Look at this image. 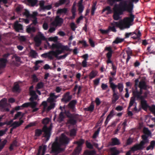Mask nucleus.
Segmentation results:
<instances>
[{
  "instance_id": "f257e3e1",
  "label": "nucleus",
  "mask_w": 155,
  "mask_h": 155,
  "mask_svg": "<svg viewBox=\"0 0 155 155\" xmlns=\"http://www.w3.org/2000/svg\"><path fill=\"white\" fill-rule=\"evenodd\" d=\"M129 5V2L127 4V1L124 0L120 2L118 5V8L121 9L123 12L125 11H127L129 13V17L124 18L123 21L121 20L119 22H114L116 26L119 28L121 30L129 28L134 24L135 15L132 14L134 7L131 8Z\"/></svg>"
},
{
  "instance_id": "f03ea898",
  "label": "nucleus",
  "mask_w": 155,
  "mask_h": 155,
  "mask_svg": "<svg viewBox=\"0 0 155 155\" xmlns=\"http://www.w3.org/2000/svg\"><path fill=\"white\" fill-rule=\"evenodd\" d=\"M51 47L53 49L56 48V50L51 51L48 52L44 53L41 55V57L45 58H48L50 60H52L54 59L53 56H54L56 58H58V55L63 53L64 51H71L68 45H64L60 43L53 44Z\"/></svg>"
},
{
  "instance_id": "7ed1b4c3",
  "label": "nucleus",
  "mask_w": 155,
  "mask_h": 155,
  "mask_svg": "<svg viewBox=\"0 0 155 155\" xmlns=\"http://www.w3.org/2000/svg\"><path fill=\"white\" fill-rule=\"evenodd\" d=\"M64 114L69 118L67 122L68 124L74 125L76 124L77 121L79 120V116L78 114H71L69 111L64 110V112L61 111L59 114L58 120L59 122H61L64 120L65 118Z\"/></svg>"
},
{
  "instance_id": "20e7f679",
  "label": "nucleus",
  "mask_w": 155,
  "mask_h": 155,
  "mask_svg": "<svg viewBox=\"0 0 155 155\" xmlns=\"http://www.w3.org/2000/svg\"><path fill=\"white\" fill-rule=\"evenodd\" d=\"M69 142V139L64 134H62L59 142L56 141L52 145L51 150L53 153L56 154L60 153L64 149L61 147V145L67 144Z\"/></svg>"
},
{
  "instance_id": "39448f33",
  "label": "nucleus",
  "mask_w": 155,
  "mask_h": 155,
  "mask_svg": "<svg viewBox=\"0 0 155 155\" xmlns=\"http://www.w3.org/2000/svg\"><path fill=\"white\" fill-rule=\"evenodd\" d=\"M141 36V33L140 31L138 29H136L134 32L126 33L125 35L124 38H128L130 36H131V38L134 40H139L140 39Z\"/></svg>"
},
{
  "instance_id": "423d86ee",
  "label": "nucleus",
  "mask_w": 155,
  "mask_h": 155,
  "mask_svg": "<svg viewBox=\"0 0 155 155\" xmlns=\"http://www.w3.org/2000/svg\"><path fill=\"white\" fill-rule=\"evenodd\" d=\"M109 83L110 84V87L112 89L114 88H117L120 92L123 91L124 88V85L122 83H118L117 85L115 84L113 82L114 79L111 77L109 78Z\"/></svg>"
},
{
  "instance_id": "0eeeda50",
  "label": "nucleus",
  "mask_w": 155,
  "mask_h": 155,
  "mask_svg": "<svg viewBox=\"0 0 155 155\" xmlns=\"http://www.w3.org/2000/svg\"><path fill=\"white\" fill-rule=\"evenodd\" d=\"M84 142V140L80 139L78 141H76L75 143L77 144L78 146L74 150L72 155H78L82 150V147Z\"/></svg>"
},
{
  "instance_id": "6e6552de",
  "label": "nucleus",
  "mask_w": 155,
  "mask_h": 155,
  "mask_svg": "<svg viewBox=\"0 0 155 155\" xmlns=\"http://www.w3.org/2000/svg\"><path fill=\"white\" fill-rule=\"evenodd\" d=\"M114 12L113 15V19L115 20H118L120 18V15H123L124 12L117 7V5L116 4L114 6Z\"/></svg>"
},
{
  "instance_id": "1a4fd4ad",
  "label": "nucleus",
  "mask_w": 155,
  "mask_h": 155,
  "mask_svg": "<svg viewBox=\"0 0 155 155\" xmlns=\"http://www.w3.org/2000/svg\"><path fill=\"white\" fill-rule=\"evenodd\" d=\"M143 133L144 134L142 136V141H143L145 144L148 143L149 142L148 138L149 137H151V133L147 127H144L143 128Z\"/></svg>"
},
{
  "instance_id": "9d476101",
  "label": "nucleus",
  "mask_w": 155,
  "mask_h": 155,
  "mask_svg": "<svg viewBox=\"0 0 155 155\" xmlns=\"http://www.w3.org/2000/svg\"><path fill=\"white\" fill-rule=\"evenodd\" d=\"M52 127V124H51L48 127H47L46 125H45L43 127V131L44 132V136L46 138V141H48L49 140L50 137L51 131V130Z\"/></svg>"
},
{
  "instance_id": "9b49d317",
  "label": "nucleus",
  "mask_w": 155,
  "mask_h": 155,
  "mask_svg": "<svg viewBox=\"0 0 155 155\" xmlns=\"http://www.w3.org/2000/svg\"><path fill=\"white\" fill-rule=\"evenodd\" d=\"M52 127V124H51L48 127H47L46 125H45L43 127V131L44 132V136L46 138V141H48L49 140L50 137L51 131V130Z\"/></svg>"
},
{
  "instance_id": "f8f14e48",
  "label": "nucleus",
  "mask_w": 155,
  "mask_h": 155,
  "mask_svg": "<svg viewBox=\"0 0 155 155\" xmlns=\"http://www.w3.org/2000/svg\"><path fill=\"white\" fill-rule=\"evenodd\" d=\"M64 22L63 18L60 17L59 16L57 15L56 16L54 20L51 23V25L57 27H61Z\"/></svg>"
},
{
  "instance_id": "ddd939ff",
  "label": "nucleus",
  "mask_w": 155,
  "mask_h": 155,
  "mask_svg": "<svg viewBox=\"0 0 155 155\" xmlns=\"http://www.w3.org/2000/svg\"><path fill=\"white\" fill-rule=\"evenodd\" d=\"M45 38L43 34L41 32H39L38 35L34 38V40L36 43V45L39 46L41 44V40H45Z\"/></svg>"
},
{
  "instance_id": "4468645a",
  "label": "nucleus",
  "mask_w": 155,
  "mask_h": 155,
  "mask_svg": "<svg viewBox=\"0 0 155 155\" xmlns=\"http://www.w3.org/2000/svg\"><path fill=\"white\" fill-rule=\"evenodd\" d=\"M145 144L143 141H141L140 143H136L130 148L131 151L134 152L138 150H143L144 148V145Z\"/></svg>"
},
{
  "instance_id": "2eb2a0df",
  "label": "nucleus",
  "mask_w": 155,
  "mask_h": 155,
  "mask_svg": "<svg viewBox=\"0 0 155 155\" xmlns=\"http://www.w3.org/2000/svg\"><path fill=\"white\" fill-rule=\"evenodd\" d=\"M70 92L69 91L65 93L61 99V102H64V104H66L69 102L72 97V95H70Z\"/></svg>"
},
{
  "instance_id": "dca6fc26",
  "label": "nucleus",
  "mask_w": 155,
  "mask_h": 155,
  "mask_svg": "<svg viewBox=\"0 0 155 155\" xmlns=\"http://www.w3.org/2000/svg\"><path fill=\"white\" fill-rule=\"evenodd\" d=\"M146 97H143L142 98L138 99L137 101L140 100V105L142 108L144 110H147L148 108L150 107L147 103V101H146L145 98Z\"/></svg>"
},
{
  "instance_id": "f3484780",
  "label": "nucleus",
  "mask_w": 155,
  "mask_h": 155,
  "mask_svg": "<svg viewBox=\"0 0 155 155\" xmlns=\"http://www.w3.org/2000/svg\"><path fill=\"white\" fill-rule=\"evenodd\" d=\"M77 103V101L76 100H73L71 101L68 104V108L71 112H74L75 111V106Z\"/></svg>"
},
{
  "instance_id": "a211bd4d",
  "label": "nucleus",
  "mask_w": 155,
  "mask_h": 155,
  "mask_svg": "<svg viewBox=\"0 0 155 155\" xmlns=\"http://www.w3.org/2000/svg\"><path fill=\"white\" fill-rule=\"evenodd\" d=\"M59 97V95H56L54 93H51L49 94V97L47 99L48 102H55L56 99Z\"/></svg>"
},
{
  "instance_id": "6ab92c4d",
  "label": "nucleus",
  "mask_w": 155,
  "mask_h": 155,
  "mask_svg": "<svg viewBox=\"0 0 155 155\" xmlns=\"http://www.w3.org/2000/svg\"><path fill=\"white\" fill-rule=\"evenodd\" d=\"M116 88L112 89L113 91V98H112V103H114L119 98V96L118 95V93L116 91Z\"/></svg>"
},
{
  "instance_id": "aec40b11",
  "label": "nucleus",
  "mask_w": 155,
  "mask_h": 155,
  "mask_svg": "<svg viewBox=\"0 0 155 155\" xmlns=\"http://www.w3.org/2000/svg\"><path fill=\"white\" fill-rule=\"evenodd\" d=\"M47 146L46 145H42L39 147L38 150V152L36 155H40L41 151H42L41 155H45L46 149Z\"/></svg>"
},
{
  "instance_id": "412c9836",
  "label": "nucleus",
  "mask_w": 155,
  "mask_h": 155,
  "mask_svg": "<svg viewBox=\"0 0 155 155\" xmlns=\"http://www.w3.org/2000/svg\"><path fill=\"white\" fill-rule=\"evenodd\" d=\"M36 30L35 27L32 26V24L28 26L26 29V32L29 34L35 33Z\"/></svg>"
},
{
  "instance_id": "4be33fe9",
  "label": "nucleus",
  "mask_w": 155,
  "mask_h": 155,
  "mask_svg": "<svg viewBox=\"0 0 155 155\" xmlns=\"http://www.w3.org/2000/svg\"><path fill=\"white\" fill-rule=\"evenodd\" d=\"M136 100H137V97L133 95L132 97H131L127 110H129L130 108L134 104V105H135V103H137L135 102Z\"/></svg>"
},
{
  "instance_id": "5701e85b",
  "label": "nucleus",
  "mask_w": 155,
  "mask_h": 155,
  "mask_svg": "<svg viewBox=\"0 0 155 155\" xmlns=\"http://www.w3.org/2000/svg\"><path fill=\"white\" fill-rule=\"evenodd\" d=\"M138 86L140 88H143L144 90H147V85L146 81L144 80H141L139 82Z\"/></svg>"
},
{
  "instance_id": "b1692460",
  "label": "nucleus",
  "mask_w": 155,
  "mask_h": 155,
  "mask_svg": "<svg viewBox=\"0 0 155 155\" xmlns=\"http://www.w3.org/2000/svg\"><path fill=\"white\" fill-rule=\"evenodd\" d=\"M14 28L15 31L17 32H19L20 30L23 29L22 25L21 24L18 23L17 21L15 23Z\"/></svg>"
},
{
  "instance_id": "393cba45",
  "label": "nucleus",
  "mask_w": 155,
  "mask_h": 155,
  "mask_svg": "<svg viewBox=\"0 0 155 155\" xmlns=\"http://www.w3.org/2000/svg\"><path fill=\"white\" fill-rule=\"evenodd\" d=\"M143 88H140V91H138V92H136L137 95L136 97H137V100H138V99H141L143 97H146L147 96L145 95L144 96L142 95L143 93Z\"/></svg>"
},
{
  "instance_id": "a878e982",
  "label": "nucleus",
  "mask_w": 155,
  "mask_h": 155,
  "mask_svg": "<svg viewBox=\"0 0 155 155\" xmlns=\"http://www.w3.org/2000/svg\"><path fill=\"white\" fill-rule=\"evenodd\" d=\"M7 100L6 98H3L0 101V108H4L7 106Z\"/></svg>"
},
{
  "instance_id": "bb28decb",
  "label": "nucleus",
  "mask_w": 155,
  "mask_h": 155,
  "mask_svg": "<svg viewBox=\"0 0 155 155\" xmlns=\"http://www.w3.org/2000/svg\"><path fill=\"white\" fill-rule=\"evenodd\" d=\"M139 82V81L138 80V79H136L135 81V84H134V87L135 89L133 91V95L134 96H135L136 97V96L137 95L136 94V92H138V90H137V86L138 85V83Z\"/></svg>"
},
{
  "instance_id": "cd10ccee",
  "label": "nucleus",
  "mask_w": 155,
  "mask_h": 155,
  "mask_svg": "<svg viewBox=\"0 0 155 155\" xmlns=\"http://www.w3.org/2000/svg\"><path fill=\"white\" fill-rule=\"evenodd\" d=\"M114 113V111L112 110L110 112V114L107 116L104 122V124L105 126H106L107 124L111 117L113 116Z\"/></svg>"
},
{
  "instance_id": "c85d7f7f",
  "label": "nucleus",
  "mask_w": 155,
  "mask_h": 155,
  "mask_svg": "<svg viewBox=\"0 0 155 155\" xmlns=\"http://www.w3.org/2000/svg\"><path fill=\"white\" fill-rule=\"evenodd\" d=\"M111 140V144L113 146L118 145L120 144L119 140L116 137L112 138Z\"/></svg>"
},
{
  "instance_id": "c756f323",
  "label": "nucleus",
  "mask_w": 155,
  "mask_h": 155,
  "mask_svg": "<svg viewBox=\"0 0 155 155\" xmlns=\"http://www.w3.org/2000/svg\"><path fill=\"white\" fill-rule=\"evenodd\" d=\"M24 122L22 120H20V122L18 121L14 122L11 125V126H13V128H16L20 126Z\"/></svg>"
},
{
  "instance_id": "7c9ffc66",
  "label": "nucleus",
  "mask_w": 155,
  "mask_h": 155,
  "mask_svg": "<svg viewBox=\"0 0 155 155\" xmlns=\"http://www.w3.org/2000/svg\"><path fill=\"white\" fill-rule=\"evenodd\" d=\"M34 15H31V17H32L34 19L32 20V23L31 24L34 25H36L38 23V21H37V18L36 16L37 14V13L34 12L33 13Z\"/></svg>"
},
{
  "instance_id": "2f4dec72",
  "label": "nucleus",
  "mask_w": 155,
  "mask_h": 155,
  "mask_svg": "<svg viewBox=\"0 0 155 155\" xmlns=\"http://www.w3.org/2000/svg\"><path fill=\"white\" fill-rule=\"evenodd\" d=\"M68 12V9L66 8H64L58 9L57 12V14H61L63 13L64 14H66Z\"/></svg>"
},
{
  "instance_id": "473e14b6",
  "label": "nucleus",
  "mask_w": 155,
  "mask_h": 155,
  "mask_svg": "<svg viewBox=\"0 0 155 155\" xmlns=\"http://www.w3.org/2000/svg\"><path fill=\"white\" fill-rule=\"evenodd\" d=\"M83 0H81V2H79L78 10L79 14H81L84 11V7L82 4V2Z\"/></svg>"
},
{
  "instance_id": "72a5a7b5",
  "label": "nucleus",
  "mask_w": 155,
  "mask_h": 155,
  "mask_svg": "<svg viewBox=\"0 0 155 155\" xmlns=\"http://www.w3.org/2000/svg\"><path fill=\"white\" fill-rule=\"evenodd\" d=\"M67 1V0H59L58 2L55 3L54 6L57 7H58L64 4Z\"/></svg>"
},
{
  "instance_id": "f704fd0d",
  "label": "nucleus",
  "mask_w": 155,
  "mask_h": 155,
  "mask_svg": "<svg viewBox=\"0 0 155 155\" xmlns=\"http://www.w3.org/2000/svg\"><path fill=\"white\" fill-rule=\"evenodd\" d=\"M123 0H107V3L108 4L111 6H113L114 4L117 2H121Z\"/></svg>"
},
{
  "instance_id": "c9c22d12",
  "label": "nucleus",
  "mask_w": 155,
  "mask_h": 155,
  "mask_svg": "<svg viewBox=\"0 0 155 155\" xmlns=\"http://www.w3.org/2000/svg\"><path fill=\"white\" fill-rule=\"evenodd\" d=\"M38 2V0H27V2L28 5L32 7L35 6Z\"/></svg>"
},
{
  "instance_id": "e433bc0d",
  "label": "nucleus",
  "mask_w": 155,
  "mask_h": 155,
  "mask_svg": "<svg viewBox=\"0 0 155 155\" xmlns=\"http://www.w3.org/2000/svg\"><path fill=\"white\" fill-rule=\"evenodd\" d=\"M97 72L96 71L92 70L89 74V78L91 80L94 78L97 75Z\"/></svg>"
},
{
  "instance_id": "4c0bfd02",
  "label": "nucleus",
  "mask_w": 155,
  "mask_h": 155,
  "mask_svg": "<svg viewBox=\"0 0 155 155\" xmlns=\"http://www.w3.org/2000/svg\"><path fill=\"white\" fill-rule=\"evenodd\" d=\"M155 145V141L152 140L150 142V144L146 148L147 150H149L150 149H153Z\"/></svg>"
},
{
  "instance_id": "58836bf2",
  "label": "nucleus",
  "mask_w": 155,
  "mask_h": 155,
  "mask_svg": "<svg viewBox=\"0 0 155 155\" xmlns=\"http://www.w3.org/2000/svg\"><path fill=\"white\" fill-rule=\"evenodd\" d=\"M94 104L92 103L90 106L87 108H85L84 110L86 111L92 112L93 111L94 109Z\"/></svg>"
},
{
  "instance_id": "ea45409f",
  "label": "nucleus",
  "mask_w": 155,
  "mask_h": 155,
  "mask_svg": "<svg viewBox=\"0 0 155 155\" xmlns=\"http://www.w3.org/2000/svg\"><path fill=\"white\" fill-rule=\"evenodd\" d=\"M30 56L33 58H36L38 54L36 51L33 50H31L30 52Z\"/></svg>"
},
{
  "instance_id": "a19ab883",
  "label": "nucleus",
  "mask_w": 155,
  "mask_h": 155,
  "mask_svg": "<svg viewBox=\"0 0 155 155\" xmlns=\"http://www.w3.org/2000/svg\"><path fill=\"white\" fill-rule=\"evenodd\" d=\"M77 130L75 128L71 129L70 131V136L71 137H74L76 135Z\"/></svg>"
},
{
  "instance_id": "79ce46f5",
  "label": "nucleus",
  "mask_w": 155,
  "mask_h": 155,
  "mask_svg": "<svg viewBox=\"0 0 155 155\" xmlns=\"http://www.w3.org/2000/svg\"><path fill=\"white\" fill-rule=\"evenodd\" d=\"M105 50L108 51V52L106 54V55H112L113 51L111 47H106L105 48Z\"/></svg>"
},
{
  "instance_id": "37998d69",
  "label": "nucleus",
  "mask_w": 155,
  "mask_h": 155,
  "mask_svg": "<svg viewBox=\"0 0 155 155\" xmlns=\"http://www.w3.org/2000/svg\"><path fill=\"white\" fill-rule=\"evenodd\" d=\"M105 50L108 51V52L106 54V55H112L113 51L111 47H106L105 48Z\"/></svg>"
},
{
  "instance_id": "c03bdc74",
  "label": "nucleus",
  "mask_w": 155,
  "mask_h": 155,
  "mask_svg": "<svg viewBox=\"0 0 155 155\" xmlns=\"http://www.w3.org/2000/svg\"><path fill=\"white\" fill-rule=\"evenodd\" d=\"M84 153L85 155H95L96 152L94 150L91 151L87 150L85 151Z\"/></svg>"
},
{
  "instance_id": "a18cd8bd",
  "label": "nucleus",
  "mask_w": 155,
  "mask_h": 155,
  "mask_svg": "<svg viewBox=\"0 0 155 155\" xmlns=\"http://www.w3.org/2000/svg\"><path fill=\"white\" fill-rule=\"evenodd\" d=\"M13 91L14 92H19L20 91V89L19 88V86L18 84H15L12 89Z\"/></svg>"
},
{
  "instance_id": "49530a36",
  "label": "nucleus",
  "mask_w": 155,
  "mask_h": 155,
  "mask_svg": "<svg viewBox=\"0 0 155 155\" xmlns=\"http://www.w3.org/2000/svg\"><path fill=\"white\" fill-rule=\"evenodd\" d=\"M7 140L6 139H5L4 140L2 141L0 143V152H1L2 150L4 148L5 145L7 143Z\"/></svg>"
},
{
  "instance_id": "de8ad7c7",
  "label": "nucleus",
  "mask_w": 155,
  "mask_h": 155,
  "mask_svg": "<svg viewBox=\"0 0 155 155\" xmlns=\"http://www.w3.org/2000/svg\"><path fill=\"white\" fill-rule=\"evenodd\" d=\"M43 131V128L42 130L40 129H37L35 130V136L37 137L40 136L42 134Z\"/></svg>"
},
{
  "instance_id": "09e8293b",
  "label": "nucleus",
  "mask_w": 155,
  "mask_h": 155,
  "mask_svg": "<svg viewBox=\"0 0 155 155\" xmlns=\"http://www.w3.org/2000/svg\"><path fill=\"white\" fill-rule=\"evenodd\" d=\"M124 40V38H120L117 37L116 38L115 40L113 41V43L117 44L122 42Z\"/></svg>"
},
{
  "instance_id": "8fccbe9b",
  "label": "nucleus",
  "mask_w": 155,
  "mask_h": 155,
  "mask_svg": "<svg viewBox=\"0 0 155 155\" xmlns=\"http://www.w3.org/2000/svg\"><path fill=\"white\" fill-rule=\"evenodd\" d=\"M50 103V105L47 108V110L49 111L51 110L54 108L55 105V103L54 102H49Z\"/></svg>"
},
{
  "instance_id": "3c124183",
  "label": "nucleus",
  "mask_w": 155,
  "mask_h": 155,
  "mask_svg": "<svg viewBox=\"0 0 155 155\" xmlns=\"http://www.w3.org/2000/svg\"><path fill=\"white\" fill-rule=\"evenodd\" d=\"M44 84L42 82H40L38 83L36 86V88L40 89L43 88L44 86Z\"/></svg>"
},
{
  "instance_id": "603ef678",
  "label": "nucleus",
  "mask_w": 155,
  "mask_h": 155,
  "mask_svg": "<svg viewBox=\"0 0 155 155\" xmlns=\"http://www.w3.org/2000/svg\"><path fill=\"white\" fill-rule=\"evenodd\" d=\"M111 151L112 152V155H117L120 153L119 151L114 148H112Z\"/></svg>"
},
{
  "instance_id": "864d4df0",
  "label": "nucleus",
  "mask_w": 155,
  "mask_h": 155,
  "mask_svg": "<svg viewBox=\"0 0 155 155\" xmlns=\"http://www.w3.org/2000/svg\"><path fill=\"white\" fill-rule=\"evenodd\" d=\"M101 127H99L97 130L94 132V133L93 135V138L94 139L96 138L97 136L98 135L99 132L100 131Z\"/></svg>"
},
{
  "instance_id": "5fc2aeb1",
  "label": "nucleus",
  "mask_w": 155,
  "mask_h": 155,
  "mask_svg": "<svg viewBox=\"0 0 155 155\" xmlns=\"http://www.w3.org/2000/svg\"><path fill=\"white\" fill-rule=\"evenodd\" d=\"M139 0H131V1L129 2V5L130 7H131V8H132L134 7V3H137Z\"/></svg>"
},
{
  "instance_id": "6e6d98bb",
  "label": "nucleus",
  "mask_w": 155,
  "mask_h": 155,
  "mask_svg": "<svg viewBox=\"0 0 155 155\" xmlns=\"http://www.w3.org/2000/svg\"><path fill=\"white\" fill-rule=\"evenodd\" d=\"M22 14L23 15H25L27 18H29L30 17H31V15H30L29 12L26 10H25L24 12Z\"/></svg>"
},
{
  "instance_id": "4d7b16f0",
  "label": "nucleus",
  "mask_w": 155,
  "mask_h": 155,
  "mask_svg": "<svg viewBox=\"0 0 155 155\" xmlns=\"http://www.w3.org/2000/svg\"><path fill=\"white\" fill-rule=\"evenodd\" d=\"M79 43L82 44L84 48L87 47L89 46L87 44L86 41L84 40L79 41Z\"/></svg>"
},
{
  "instance_id": "13d9d810",
  "label": "nucleus",
  "mask_w": 155,
  "mask_h": 155,
  "mask_svg": "<svg viewBox=\"0 0 155 155\" xmlns=\"http://www.w3.org/2000/svg\"><path fill=\"white\" fill-rule=\"evenodd\" d=\"M49 119L48 118H46L42 120V123L43 124L46 125L49 123Z\"/></svg>"
},
{
  "instance_id": "bf43d9fd",
  "label": "nucleus",
  "mask_w": 155,
  "mask_h": 155,
  "mask_svg": "<svg viewBox=\"0 0 155 155\" xmlns=\"http://www.w3.org/2000/svg\"><path fill=\"white\" fill-rule=\"evenodd\" d=\"M86 145L87 147L90 149H93V145L87 141L86 142Z\"/></svg>"
},
{
  "instance_id": "052dcab7",
  "label": "nucleus",
  "mask_w": 155,
  "mask_h": 155,
  "mask_svg": "<svg viewBox=\"0 0 155 155\" xmlns=\"http://www.w3.org/2000/svg\"><path fill=\"white\" fill-rule=\"evenodd\" d=\"M41 105L43 106V111H44L47 109V103L46 101H43L42 102Z\"/></svg>"
},
{
  "instance_id": "680f3d73",
  "label": "nucleus",
  "mask_w": 155,
  "mask_h": 155,
  "mask_svg": "<svg viewBox=\"0 0 155 155\" xmlns=\"http://www.w3.org/2000/svg\"><path fill=\"white\" fill-rule=\"evenodd\" d=\"M37 102L35 101H33L32 102H29L30 106L32 108H35L37 105Z\"/></svg>"
},
{
  "instance_id": "e2e57ef3",
  "label": "nucleus",
  "mask_w": 155,
  "mask_h": 155,
  "mask_svg": "<svg viewBox=\"0 0 155 155\" xmlns=\"http://www.w3.org/2000/svg\"><path fill=\"white\" fill-rule=\"evenodd\" d=\"M58 40V37L57 36L54 37H50L48 38V40L51 41H53L54 42H56Z\"/></svg>"
},
{
  "instance_id": "0e129e2a",
  "label": "nucleus",
  "mask_w": 155,
  "mask_h": 155,
  "mask_svg": "<svg viewBox=\"0 0 155 155\" xmlns=\"http://www.w3.org/2000/svg\"><path fill=\"white\" fill-rule=\"evenodd\" d=\"M112 56V55H106V57L107 59V64L111 63L112 64H113L112 61L111 60Z\"/></svg>"
},
{
  "instance_id": "69168bd1",
  "label": "nucleus",
  "mask_w": 155,
  "mask_h": 155,
  "mask_svg": "<svg viewBox=\"0 0 155 155\" xmlns=\"http://www.w3.org/2000/svg\"><path fill=\"white\" fill-rule=\"evenodd\" d=\"M52 8V5H46L42 9V10H49Z\"/></svg>"
},
{
  "instance_id": "338daca9",
  "label": "nucleus",
  "mask_w": 155,
  "mask_h": 155,
  "mask_svg": "<svg viewBox=\"0 0 155 155\" xmlns=\"http://www.w3.org/2000/svg\"><path fill=\"white\" fill-rule=\"evenodd\" d=\"M105 11H108L109 13H110L112 12V10L111 9V8L110 6H107L105 7V8L103 9V12H104Z\"/></svg>"
},
{
  "instance_id": "774afa93",
  "label": "nucleus",
  "mask_w": 155,
  "mask_h": 155,
  "mask_svg": "<svg viewBox=\"0 0 155 155\" xmlns=\"http://www.w3.org/2000/svg\"><path fill=\"white\" fill-rule=\"evenodd\" d=\"M133 142V140L130 137L127 139L126 143V145H130Z\"/></svg>"
}]
</instances>
